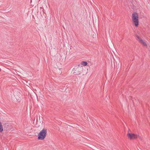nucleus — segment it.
Instances as JSON below:
<instances>
[{
  "label": "nucleus",
  "mask_w": 150,
  "mask_h": 150,
  "mask_svg": "<svg viewBox=\"0 0 150 150\" xmlns=\"http://www.w3.org/2000/svg\"><path fill=\"white\" fill-rule=\"evenodd\" d=\"M47 133V129H43L39 133L38 136V139L41 140L44 139L46 137Z\"/></svg>",
  "instance_id": "obj_1"
},
{
  "label": "nucleus",
  "mask_w": 150,
  "mask_h": 150,
  "mask_svg": "<svg viewBox=\"0 0 150 150\" xmlns=\"http://www.w3.org/2000/svg\"><path fill=\"white\" fill-rule=\"evenodd\" d=\"M4 130L6 131H8L9 130V129H8V128L9 127V125L8 124H5L4 125Z\"/></svg>",
  "instance_id": "obj_5"
},
{
  "label": "nucleus",
  "mask_w": 150,
  "mask_h": 150,
  "mask_svg": "<svg viewBox=\"0 0 150 150\" xmlns=\"http://www.w3.org/2000/svg\"><path fill=\"white\" fill-rule=\"evenodd\" d=\"M132 21L136 27L138 26L139 24L138 16L137 13L134 12L132 14Z\"/></svg>",
  "instance_id": "obj_2"
},
{
  "label": "nucleus",
  "mask_w": 150,
  "mask_h": 150,
  "mask_svg": "<svg viewBox=\"0 0 150 150\" xmlns=\"http://www.w3.org/2000/svg\"><path fill=\"white\" fill-rule=\"evenodd\" d=\"M73 74L75 75H79L80 74V71H79V67H78L76 68H74L72 71Z\"/></svg>",
  "instance_id": "obj_4"
},
{
  "label": "nucleus",
  "mask_w": 150,
  "mask_h": 150,
  "mask_svg": "<svg viewBox=\"0 0 150 150\" xmlns=\"http://www.w3.org/2000/svg\"><path fill=\"white\" fill-rule=\"evenodd\" d=\"M78 67H79V65H78Z\"/></svg>",
  "instance_id": "obj_11"
},
{
  "label": "nucleus",
  "mask_w": 150,
  "mask_h": 150,
  "mask_svg": "<svg viewBox=\"0 0 150 150\" xmlns=\"http://www.w3.org/2000/svg\"><path fill=\"white\" fill-rule=\"evenodd\" d=\"M142 44L144 45H146V43L143 40L140 38L138 40Z\"/></svg>",
  "instance_id": "obj_6"
},
{
  "label": "nucleus",
  "mask_w": 150,
  "mask_h": 150,
  "mask_svg": "<svg viewBox=\"0 0 150 150\" xmlns=\"http://www.w3.org/2000/svg\"><path fill=\"white\" fill-rule=\"evenodd\" d=\"M142 44L144 45H146V43L143 40L140 38L138 40Z\"/></svg>",
  "instance_id": "obj_7"
},
{
  "label": "nucleus",
  "mask_w": 150,
  "mask_h": 150,
  "mask_svg": "<svg viewBox=\"0 0 150 150\" xmlns=\"http://www.w3.org/2000/svg\"><path fill=\"white\" fill-rule=\"evenodd\" d=\"M81 64L83 66H86L87 64V63L85 61H82L81 62Z\"/></svg>",
  "instance_id": "obj_9"
},
{
  "label": "nucleus",
  "mask_w": 150,
  "mask_h": 150,
  "mask_svg": "<svg viewBox=\"0 0 150 150\" xmlns=\"http://www.w3.org/2000/svg\"><path fill=\"white\" fill-rule=\"evenodd\" d=\"M3 130V126L1 122L0 121V132H2Z\"/></svg>",
  "instance_id": "obj_8"
},
{
  "label": "nucleus",
  "mask_w": 150,
  "mask_h": 150,
  "mask_svg": "<svg viewBox=\"0 0 150 150\" xmlns=\"http://www.w3.org/2000/svg\"><path fill=\"white\" fill-rule=\"evenodd\" d=\"M127 136L130 139H135L137 138L139 135L132 133H128L127 134Z\"/></svg>",
  "instance_id": "obj_3"
},
{
  "label": "nucleus",
  "mask_w": 150,
  "mask_h": 150,
  "mask_svg": "<svg viewBox=\"0 0 150 150\" xmlns=\"http://www.w3.org/2000/svg\"><path fill=\"white\" fill-rule=\"evenodd\" d=\"M136 37V39L137 40H139L141 38L138 35H135Z\"/></svg>",
  "instance_id": "obj_10"
}]
</instances>
